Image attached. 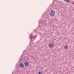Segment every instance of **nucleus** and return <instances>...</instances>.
I'll return each mask as SVG.
<instances>
[{"mask_svg":"<svg viewBox=\"0 0 74 74\" xmlns=\"http://www.w3.org/2000/svg\"><path fill=\"white\" fill-rule=\"evenodd\" d=\"M63 1H64L66 3H70V1L69 0H63Z\"/></svg>","mask_w":74,"mask_h":74,"instance_id":"nucleus-5","label":"nucleus"},{"mask_svg":"<svg viewBox=\"0 0 74 74\" xmlns=\"http://www.w3.org/2000/svg\"><path fill=\"white\" fill-rule=\"evenodd\" d=\"M53 47V44L52 43H50L49 45V48H52Z\"/></svg>","mask_w":74,"mask_h":74,"instance_id":"nucleus-3","label":"nucleus"},{"mask_svg":"<svg viewBox=\"0 0 74 74\" xmlns=\"http://www.w3.org/2000/svg\"><path fill=\"white\" fill-rule=\"evenodd\" d=\"M19 66L21 67H23L24 66V65H23V64L21 63L20 64Z\"/></svg>","mask_w":74,"mask_h":74,"instance_id":"nucleus-4","label":"nucleus"},{"mask_svg":"<svg viewBox=\"0 0 74 74\" xmlns=\"http://www.w3.org/2000/svg\"><path fill=\"white\" fill-rule=\"evenodd\" d=\"M64 47L65 49H68V46L67 45L65 46Z\"/></svg>","mask_w":74,"mask_h":74,"instance_id":"nucleus-6","label":"nucleus"},{"mask_svg":"<svg viewBox=\"0 0 74 74\" xmlns=\"http://www.w3.org/2000/svg\"><path fill=\"white\" fill-rule=\"evenodd\" d=\"M53 2H54V1H53Z\"/></svg>","mask_w":74,"mask_h":74,"instance_id":"nucleus-10","label":"nucleus"},{"mask_svg":"<svg viewBox=\"0 0 74 74\" xmlns=\"http://www.w3.org/2000/svg\"><path fill=\"white\" fill-rule=\"evenodd\" d=\"M55 12L54 10L52 11L50 13V15L51 16H54V15H55Z\"/></svg>","mask_w":74,"mask_h":74,"instance_id":"nucleus-1","label":"nucleus"},{"mask_svg":"<svg viewBox=\"0 0 74 74\" xmlns=\"http://www.w3.org/2000/svg\"><path fill=\"white\" fill-rule=\"evenodd\" d=\"M21 60H22V59H21Z\"/></svg>","mask_w":74,"mask_h":74,"instance_id":"nucleus-9","label":"nucleus"},{"mask_svg":"<svg viewBox=\"0 0 74 74\" xmlns=\"http://www.w3.org/2000/svg\"><path fill=\"white\" fill-rule=\"evenodd\" d=\"M21 60L20 59V60L19 61V63H21Z\"/></svg>","mask_w":74,"mask_h":74,"instance_id":"nucleus-8","label":"nucleus"},{"mask_svg":"<svg viewBox=\"0 0 74 74\" xmlns=\"http://www.w3.org/2000/svg\"><path fill=\"white\" fill-rule=\"evenodd\" d=\"M38 73L39 74H42V73H41V71H39L38 72Z\"/></svg>","mask_w":74,"mask_h":74,"instance_id":"nucleus-7","label":"nucleus"},{"mask_svg":"<svg viewBox=\"0 0 74 74\" xmlns=\"http://www.w3.org/2000/svg\"><path fill=\"white\" fill-rule=\"evenodd\" d=\"M25 66L26 67H27L29 66V63L28 62H25Z\"/></svg>","mask_w":74,"mask_h":74,"instance_id":"nucleus-2","label":"nucleus"}]
</instances>
